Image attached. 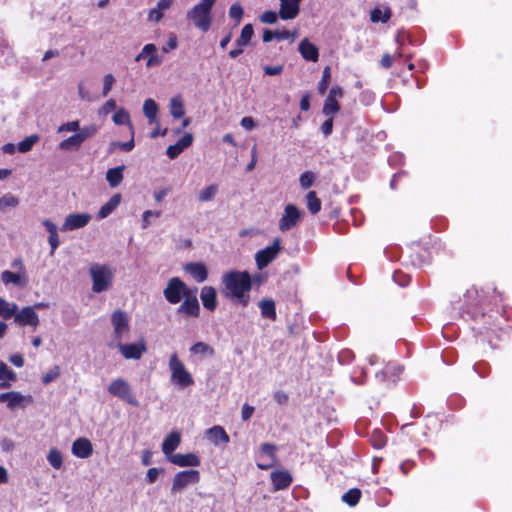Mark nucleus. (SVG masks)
Segmentation results:
<instances>
[{
  "label": "nucleus",
  "instance_id": "7c9ffc66",
  "mask_svg": "<svg viewBox=\"0 0 512 512\" xmlns=\"http://www.w3.org/2000/svg\"><path fill=\"white\" fill-rule=\"evenodd\" d=\"M157 112V103L151 98L146 99L143 104V113L150 124H154L157 121Z\"/></svg>",
  "mask_w": 512,
  "mask_h": 512
},
{
  "label": "nucleus",
  "instance_id": "5701e85b",
  "mask_svg": "<svg viewBox=\"0 0 512 512\" xmlns=\"http://www.w3.org/2000/svg\"><path fill=\"white\" fill-rule=\"evenodd\" d=\"M193 136L190 133L185 134L176 144L170 145L167 148V155L169 158H176L185 148L191 145Z\"/></svg>",
  "mask_w": 512,
  "mask_h": 512
},
{
  "label": "nucleus",
  "instance_id": "4468645a",
  "mask_svg": "<svg viewBox=\"0 0 512 512\" xmlns=\"http://www.w3.org/2000/svg\"><path fill=\"white\" fill-rule=\"evenodd\" d=\"M14 321L18 325L31 326L33 329H36L40 323L39 316L32 306H26L18 310Z\"/></svg>",
  "mask_w": 512,
  "mask_h": 512
},
{
  "label": "nucleus",
  "instance_id": "a19ab883",
  "mask_svg": "<svg viewBox=\"0 0 512 512\" xmlns=\"http://www.w3.org/2000/svg\"><path fill=\"white\" fill-rule=\"evenodd\" d=\"M306 202H307V207L312 214H316L320 211L321 201L316 196V193L314 191L308 192V194L306 196Z\"/></svg>",
  "mask_w": 512,
  "mask_h": 512
},
{
  "label": "nucleus",
  "instance_id": "37998d69",
  "mask_svg": "<svg viewBox=\"0 0 512 512\" xmlns=\"http://www.w3.org/2000/svg\"><path fill=\"white\" fill-rule=\"evenodd\" d=\"M47 460L50 463V465L55 469H60L62 467V463H63L62 454L56 448L50 449V451L47 455Z\"/></svg>",
  "mask_w": 512,
  "mask_h": 512
},
{
  "label": "nucleus",
  "instance_id": "f257e3e1",
  "mask_svg": "<svg viewBox=\"0 0 512 512\" xmlns=\"http://www.w3.org/2000/svg\"><path fill=\"white\" fill-rule=\"evenodd\" d=\"M224 289L222 293L226 297L238 299L243 306H246L249 297L246 295L251 289V278L247 272L231 271L222 276Z\"/></svg>",
  "mask_w": 512,
  "mask_h": 512
},
{
  "label": "nucleus",
  "instance_id": "b1692460",
  "mask_svg": "<svg viewBox=\"0 0 512 512\" xmlns=\"http://www.w3.org/2000/svg\"><path fill=\"white\" fill-rule=\"evenodd\" d=\"M270 477H271V481L274 485L275 490L285 489L292 482V477H291L290 473L286 470L274 471L271 473Z\"/></svg>",
  "mask_w": 512,
  "mask_h": 512
},
{
  "label": "nucleus",
  "instance_id": "e433bc0d",
  "mask_svg": "<svg viewBox=\"0 0 512 512\" xmlns=\"http://www.w3.org/2000/svg\"><path fill=\"white\" fill-rule=\"evenodd\" d=\"M253 34H254V29H253L252 24H246L242 28L240 36L236 40V44L239 47L247 46L249 44Z\"/></svg>",
  "mask_w": 512,
  "mask_h": 512
},
{
  "label": "nucleus",
  "instance_id": "412c9836",
  "mask_svg": "<svg viewBox=\"0 0 512 512\" xmlns=\"http://www.w3.org/2000/svg\"><path fill=\"white\" fill-rule=\"evenodd\" d=\"M1 281L5 284H13L19 287H25L28 283V278L26 274L23 273H13L9 270H5L1 273Z\"/></svg>",
  "mask_w": 512,
  "mask_h": 512
},
{
  "label": "nucleus",
  "instance_id": "bb28decb",
  "mask_svg": "<svg viewBox=\"0 0 512 512\" xmlns=\"http://www.w3.org/2000/svg\"><path fill=\"white\" fill-rule=\"evenodd\" d=\"M25 397L20 393L16 391L7 392L0 394V402L7 403V407L9 409H14L17 406H20L22 402L24 401Z\"/></svg>",
  "mask_w": 512,
  "mask_h": 512
},
{
  "label": "nucleus",
  "instance_id": "c85d7f7f",
  "mask_svg": "<svg viewBox=\"0 0 512 512\" xmlns=\"http://www.w3.org/2000/svg\"><path fill=\"white\" fill-rule=\"evenodd\" d=\"M121 202V195L115 194L113 195L107 203H105L99 210L97 217L99 219H104L108 217L120 204Z\"/></svg>",
  "mask_w": 512,
  "mask_h": 512
},
{
  "label": "nucleus",
  "instance_id": "423d86ee",
  "mask_svg": "<svg viewBox=\"0 0 512 512\" xmlns=\"http://www.w3.org/2000/svg\"><path fill=\"white\" fill-rule=\"evenodd\" d=\"M193 289L187 288L185 283L177 277L171 278L168 281L166 288L163 291L164 297L171 304H177Z\"/></svg>",
  "mask_w": 512,
  "mask_h": 512
},
{
  "label": "nucleus",
  "instance_id": "dca6fc26",
  "mask_svg": "<svg viewBox=\"0 0 512 512\" xmlns=\"http://www.w3.org/2000/svg\"><path fill=\"white\" fill-rule=\"evenodd\" d=\"M300 12V2L297 0H280L279 16L282 20L294 19Z\"/></svg>",
  "mask_w": 512,
  "mask_h": 512
},
{
  "label": "nucleus",
  "instance_id": "f8f14e48",
  "mask_svg": "<svg viewBox=\"0 0 512 512\" xmlns=\"http://www.w3.org/2000/svg\"><path fill=\"white\" fill-rule=\"evenodd\" d=\"M301 219V212L294 204L286 205L284 213L279 221V229L288 231L295 227Z\"/></svg>",
  "mask_w": 512,
  "mask_h": 512
},
{
  "label": "nucleus",
  "instance_id": "9d476101",
  "mask_svg": "<svg viewBox=\"0 0 512 512\" xmlns=\"http://www.w3.org/2000/svg\"><path fill=\"white\" fill-rule=\"evenodd\" d=\"M281 250V242L276 238L272 245L258 251L255 255L256 264L259 269L268 266L278 255Z\"/></svg>",
  "mask_w": 512,
  "mask_h": 512
},
{
  "label": "nucleus",
  "instance_id": "5fc2aeb1",
  "mask_svg": "<svg viewBox=\"0 0 512 512\" xmlns=\"http://www.w3.org/2000/svg\"><path fill=\"white\" fill-rule=\"evenodd\" d=\"M133 147H134V140L132 138L130 141H127V142H115V143H112L110 149L112 151H114L116 149H121V150H124V151H129Z\"/></svg>",
  "mask_w": 512,
  "mask_h": 512
},
{
  "label": "nucleus",
  "instance_id": "7ed1b4c3",
  "mask_svg": "<svg viewBox=\"0 0 512 512\" xmlns=\"http://www.w3.org/2000/svg\"><path fill=\"white\" fill-rule=\"evenodd\" d=\"M89 275L92 279V291L101 293L112 286L115 270L107 264L92 263L89 267Z\"/></svg>",
  "mask_w": 512,
  "mask_h": 512
},
{
  "label": "nucleus",
  "instance_id": "c756f323",
  "mask_svg": "<svg viewBox=\"0 0 512 512\" xmlns=\"http://www.w3.org/2000/svg\"><path fill=\"white\" fill-rule=\"evenodd\" d=\"M125 166L121 165L112 169H109L106 173V180L112 188L117 187L123 179V171Z\"/></svg>",
  "mask_w": 512,
  "mask_h": 512
},
{
  "label": "nucleus",
  "instance_id": "052dcab7",
  "mask_svg": "<svg viewBox=\"0 0 512 512\" xmlns=\"http://www.w3.org/2000/svg\"><path fill=\"white\" fill-rule=\"evenodd\" d=\"M116 108V101L114 99L108 100L100 109V114L108 115Z\"/></svg>",
  "mask_w": 512,
  "mask_h": 512
},
{
  "label": "nucleus",
  "instance_id": "a211bd4d",
  "mask_svg": "<svg viewBox=\"0 0 512 512\" xmlns=\"http://www.w3.org/2000/svg\"><path fill=\"white\" fill-rule=\"evenodd\" d=\"M169 461L175 465L186 467V466H198L200 464V459L194 453L187 454H173L169 457Z\"/></svg>",
  "mask_w": 512,
  "mask_h": 512
},
{
  "label": "nucleus",
  "instance_id": "a878e982",
  "mask_svg": "<svg viewBox=\"0 0 512 512\" xmlns=\"http://www.w3.org/2000/svg\"><path fill=\"white\" fill-rule=\"evenodd\" d=\"M206 434L209 441L214 445H219L220 443L227 444L229 442V436L221 426H213L206 431Z\"/></svg>",
  "mask_w": 512,
  "mask_h": 512
},
{
  "label": "nucleus",
  "instance_id": "9b49d317",
  "mask_svg": "<svg viewBox=\"0 0 512 512\" xmlns=\"http://www.w3.org/2000/svg\"><path fill=\"white\" fill-rule=\"evenodd\" d=\"M177 313L187 317L199 316L200 306L197 298V288L186 294L183 303L177 308Z\"/></svg>",
  "mask_w": 512,
  "mask_h": 512
},
{
  "label": "nucleus",
  "instance_id": "0eeeda50",
  "mask_svg": "<svg viewBox=\"0 0 512 512\" xmlns=\"http://www.w3.org/2000/svg\"><path fill=\"white\" fill-rule=\"evenodd\" d=\"M111 323L114 329V338L118 342L127 338L129 334V318L125 311L116 310L111 315Z\"/></svg>",
  "mask_w": 512,
  "mask_h": 512
},
{
  "label": "nucleus",
  "instance_id": "f704fd0d",
  "mask_svg": "<svg viewBox=\"0 0 512 512\" xmlns=\"http://www.w3.org/2000/svg\"><path fill=\"white\" fill-rule=\"evenodd\" d=\"M170 113L174 118H182L185 114L184 104L180 96L173 97L170 100Z\"/></svg>",
  "mask_w": 512,
  "mask_h": 512
},
{
  "label": "nucleus",
  "instance_id": "69168bd1",
  "mask_svg": "<svg viewBox=\"0 0 512 512\" xmlns=\"http://www.w3.org/2000/svg\"><path fill=\"white\" fill-rule=\"evenodd\" d=\"M254 412V407L250 406L248 404H244L241 411V417L243 421H247L251 418L252 414Z\"/></svg>",
  "mask_w": 512,
  "mask_h": 512
},
{
  "label": "nucleus",
  "instance_id": "473e14b6",
  "mask_svg": "<svg viewBox=\"0 0 512 512\" xmlns=\"http://www.w3.org/2000/svg\"><path fill=\"white\" fill-rule=\"evenodd\" d=\"M16 379V374L8 366L0 361V388H9L10 382Z\"/></svg>",
  "mask_w": 512,
  "mask_h": 512
},
{
  "label": "nucleus",
  "instance_id": "ddd939ff",
  "mask_svg": "<svg viewBox=\"0 0 512 512\" xmlns=\"http://www.w3.org/2000/svg\"><path fill=\"white\" fill-rule=\"evenodd\" d=\"M92 216L89 213H71L65 217V220L62 224V231H72L76 229H80L85 227Z\"/></svg>",
  "mask_w": 512,
  "mask_h": 512
},
{
  "label": "nucleus",
  "instance_id": "2eb2a0df",
  "mask_svg": "<svg viewBox=\"0 0 512 512\" xmlns=\"http://www.w3.org/2000/svg\"><path fill=\"white\" fill-rule=\"evenodd\" d=\"M117 347L124 358L138 360L146 352V346L143 342L134 344L117 343Z\"/></svg>",
  "mask_w": 512,
  "mask_h": 512
},
{
  "label": "nucleus",
  "instance_id": "09e8293b",
  "mask_svg": "<svg viewBox=\"0 0 512 512\" xmlns=\"http://www.w3.org/2000/svg\"><path fill=\"white\" fill-rule=\"evenodd\" d=\"M60 375V368L59 366H54L50 370H48L42 377V382L44 384H49L50 382L57 379Z\"/></svg>",
  "mask_w": 512,
  "mask_h": 512
},
{
  "label": "nucleus",
  "instance_id": "72a5a7b5",
  "mask_svg": "<svg viewBox=\"0 0 512 512\" xmlns=\"http://www.w3.org/2000/svg\"><path fill=\"white\" fill-rule=\"evenodd\" d=\"M259 307L261 309V314L263 317L275 320L276 311H275V303L271 299H264L259 302Z\"/></svg>",
  "mask_w": 512,
  "mask_h": 512
},
{
  "label": "nucleus",
  "instance_id": "4be33fe9",
  "mask_svg": "<svg viewBox=\"0 0 512 512\" xmlns=\"http://www.w3.org/2000/svg\"><path fill=\"white\" fill-rule=\"evenodd\" d=\"M92 452V445L86 438H79L72 445V453L79 458H87Z\"/></svg>",
  "mask_w": 512,
  "mask_h": 512
},
{
  "label": "nucleus",
  "instance_id": "6e6d98bb",
  "mask_svg": "<svg viewBox=\"0 0 512 512\" xmlns=\"http://www.w3.org/2000/svg\"><path fill=\"white\" fill-rule=\"evenodd\" d=\"M159 216H160L159 211H152V210L145 211L142 215V227L147 228L150 225V218L151 217L157 218Z\"/></svg>",
  "mask_w": 512,
  "mask_h": 512
},
{
  "label": "nucleus",
  "instance_id": "a18cd8bd",
  "mask_svg": "<svg viewBox=\"0 0 512 512\" xmlns=\"http://www.w3.org/2000/svg\"><path fill=\"white\" fill-rule=\"evenodd\" d=\"M38 140H39L38 135H36V134L30 135V136L26 137L24 140H22L21 142H19L17 149L20 152L30 151L32 149V147L34 146V144Z\"/></svg>",
  "mask_w": 512,
  "mask_h": 512
},
{
  "label": "nucleus",
  "instance_id": "774afa93",
  "mask_svg": "<svg viewBox=\"0 0 512 512\" xmlns=\"http://www.w3.org/2000/svg\"><path fill=\"white\" fill-rule=\"evenodd\" d=\"M273 398L279 404H285L288 401V395L284 391H276L273 394Z\"/></svg>",
  "mask_w": 512,
  "mask_h": 512
},
{
  "label": "nucleus",
  "instance_id": "2f4dec72",
  "mask_svg": "<svg viewBox=\"0 0 512 512\" xmlns=\"http://www.w3.org/2000/svg\"><path fill=\"white\" fill-rule=\"evenodd\" d=\"M18 310V305L16 303L8 302L0 297V317L4 319H10L11 317L15 318Z\"/></svg>",
  "mask_w": 512,
  "mask_h": 512
},
{
  "label": "nucleus",
  "instance_id": "680f3d73",
  "mask_svg": "<svg viewBox=\"0 0 512 512\" xmlns=\"http://www.w3.org/2000/svg\"><path fill=\"white\" fill-rule=\"evenodd\" d=\"M163 18V12L161 10H158L157 7L151 9L148 14V20L154 21V22H160Z\"/></svg>",
  "mask_w": 512,
  "mask_h": 512
},
{
  "label": "nucleus",
  "instance_id": "ea45409f",
  "mask_svg": "<svg viewBox=\"0 0 512 512\" xmlns=\"http://www.w3.org/2000/svg\"><path fill=\"white\" fill-rule=\"evenodd\" d=\"M340 110V105L337 100L332 97L326 98L322 112L325 116H332Z\"/></svg>",
  "mask_w": 512,
  "mask_h": 512
},
{
  "label": "nucleus",
  "instance_id": "c9c22d12",
  "mask_svg": "<svg viewBox=\"0 0 512 512\" xmlns=\"http://www.w3.org/2000/svg\"><path fill=\"white\" fill-rule=\"evenodd\" d=\"M190 352L195 355H202L207 357L214 356V349L205 342H197L190 347Z\"/></svg>",
  "mask_w": 512,
  "mask_h": 512
},
{
  "label": "nucleus",
  "instance_id": "8fccbe9b",
  "mask_svg": "<svg viewBox=\"0 0 512 512\" xmlns=\"http://www.w3.org/2000/svg\"><path fill=\"white\" fill-rule=\"evenodd\" d=\"M81 129L82 128H80L79 121H71V122L62 124L59 127L58 132H60V133L61 132H76V133H78V131Z\"/></svg>",
  "mask_w": 512,
  "mask_h": 512
},
{
  "label": "nucleus",
  "instance_id": "20e7f679",
  "mask_svg": "<svg viewBox=\"0 0 512 512\" xmlns=\"http://www.w3.org/2000/svg\"><path fill=\"white\" fill-rule=\"evenodd\" d=\"M169 369L171 371V380L181 387L193 385L194 380L191 374L186 370L184 364L179 360L178 355L173 353L169 359Z\"/></svg>",
  "mask_w": 512,
  "mask_h": 512
},
{
  "label": "nucleus",
  "instance_id": "6e6552de",
  "mask_svg": "<svg viewBox=\"0 0 512 512\" xmlns=\"http://www.w3.org/2000/svg\"><path fill=\"white\" fill-rule=\"evenodd\" d=\"M95 132L96 127L93 125L84 127L81 130H79L78 133H75L74 135L63 140L59 144V147L62 150L75 151L82 145L84 141L91 137Z\"/></svg>",
  "mask_w": 512,
  "mask_h": 512
},
{
  "label": "nucleus",
  "instance_id": "f3484780",
  "mask_svg": "<svg viewBox=\"0 0 512 512\" xmlns=\"http://www.w3.org/2000/svg\"><path fill=\"white\" fill-rule=\"evenodd\" d=\"M184 270L189 273L193 279L198 282H204L208 277V271L203 263L192 262L185 265Z\"/></svg>",
  "mask_w": 512,
  "mask_h": 512
},
{
  "label": "nucleus",
  "instance_id": "3c124183",
  "mask_svg": "<svg viewBox=\"0 0 512 512\" xmlns=\"http://www.w3.org/2000/svg\"><path fill=\"white\" fill-rule=\"evenodd\" d=\"M114 83H115V77L112 74H106L104 76L103 90H102L103 96H107V94L111 91Z\"/></svg>",
  "mask_w": 512,
  "mask_h": 512
},
{
  "label": "nucleus",
  "instance_id": "13d9d810",
  "mask_svg": "<svg viewBox=\"0 0 512 512\" xmlns=\"http://www.w3.org/2000/svg\"><path fill=\"white\" fill-rule=\"evenodd\" d=\"M178 45V40L175 34H170L167 44L162 47V51L167 53L169 50L176 49Z\"/></svg>",
  "mask_w": 512,
  "mask_h": 512
},
{
  "label": "nucleus",
  "instance_id": "cd10ccee",
  "mask_svg": "<svg viewBox=\"0 0 512 512\" xmlns=\"http://www.w3.org/2000/svg\"><path fill=\"white\" fill-rule=\"evenodd\" d=\"M296 37H297L296 31L291 32L288 30H283V31L265 30L263 33V41L264 42H270L274 38H276L277 40L291 39L292 41H294Z\"/></svg>",
  "mask_w": 512,
  "mask_h": 512
},
{
  "label": "nucleus",
  "instance_id": "79ce46f5",
  "mask_svg": "<svg viewBox=\"0 0 512 512\" xmlns=\"http://www.w3.org/2000/svg\"><path fill=\"white\" fill-rule=\"evenodd\" d=\"M217 192H218L217 185H215V184L210 185V186L202 189L198 193V200L201 201V202L211 201V200L214 199V197L216 196Z\"/></svg>",
  "mask_w": 512,
  "mask_h": 512
},
{
  "label": "nucleus",
  "instance_id": "338daca9",
  "mask_svg": "<svg viewBox=\"0 0 512 512\" xmlns=\"http://www.w3.org/2000/svg\"><path fill=\"white\" fill-rule=\"evenodd\" d=\"M162 62H163V59H162L161 56H158L156 54H152L149 57V59H148V61L146 63V66L147 67L159 66V65L162 64Z\"/></svg>",
  "mask_w": 512,
  "mask_h": 512
},
{
  "label": "nucleus",
  "instance_id": "0e129e2a",
  "mask_svg": "<svg viewBox=\"0 0 512 512\" xmlns=\"http://www.w3.org/2000/svg\"><path fill=\"white\" fill-rule=\"evenodd\" d=\"M263 69H264V72L266 75L274 76V75H279L282 73L283 66L282 65L265 66Z\"/></svg>",
  "mask_w": 512,
  "mask_h": 512
},
{
  "label": "nucleus",
  "instance_id": "e2e57ef3",
  "mask_svg": "<svg viewBox=\"0 0 512 512\" xmlns=\"http://www.w3.org/2000/svg\"><path fill=\"white\" fill-rule=\"evenodd\" d=\"M327 117H328V119L321 126V131L325 136L330 135L332 132V128H333V117L332 116H327Z\"/></svg>",
  "mask_w": 512,
  "mask_h": 512
},
{
  "label": "nucleus",
  "instance_id": "58836bf2",
  "mask_svg": "<svg viewBox=\"0 0 512 512\" xmlns=\"http://www.w3.org/2000/svg\"><path fill=\"white\" fill-rule=\"evenodd\" d=\"M18 205L19 199L11 193H7L0 198V210L2 212H6L8 209L15 208Z\"/></svg>",
  "mask_w": 512,
  "mask_h": 512
},
{
  "label": "nucleus",
  "instance_id": "de8ad7c7",
  "mask_svg": "<svg viewBox=\"0 0 512 512\" xmlns=\"http://www.w3.org/2000/svg\"><path fill=\"white\" fill-rule=\"evenodd\" d=\"M370 18L372 22H387L390 18V12H382L380 9L376 8L371 11Z\"/></svg>",
  "mask_w": 512,
  "mask_h": 512
},
{
  "label": "nucleus",
  "instance_id": "4d7b16f0",
  "mask_svg": "<svg viewBox=\"0 0 512 512\" xmlns=\"http://www.w3.org/2000/svg\"><path fill=\"white\" fill-rule=\"evenodd\" d=\"M260 20L266 24H274L277 21V14L273 11H266L261 15Z\"/></svg>",
  "mask_w": 512,
  "mask_h": 512
},
{
  "label": "nucleus",
  "instance_id": "4c0bfd02",
  "mask_svg": "<svg viewBox=\"0 0 512 512\" xmlns=\"http://www.w3.org/2000/svg\"><path fill=\"white\" fill-rule=\"evenodd\" d=\"M113 122L116 125L127 124L129 126L130 132L133 133V127L130 122V115L124 108L118 109L117 112L113 115Z\"/></svg>",
  "mask_w": 512,
  "mask_h": 512
},
{
  "label": "nucleus",
  "instance_id": "39448f33",
  "mask_svg": "<svg viewBox=\"0 0 512 512\" xmlns=\"http://www.w3.org/2000/svg\"><path fill=\"white\" fill-rule=\"evenodd\" d=\"M108 392L118 397L119 399L127 402L128 404L137 407L139 405L138 400L134 396L132 392V388L128 381L122 378H118L116 380H113L109 386H108Z\"/></svg>",
  "mask_w": 512,
  "mask_h": 512
},
{
  "label": "nucleus",
  "instance_id": "c03bdc74",
  "mask_svg": "<svg viewBox=\"0 0 512 512\" xmlns=\"http://www.w3.org/2000/svg\"><path fill=\"white\" fill-rule=\"evenodd\" d=\"M361 497V491L359 489H350L343 494L342 500L349 506H355Z\"/></svg>",
  "mask_w": 512,
  "mask_h": 512
},
{
  "label": "nucleus",
  "instance_id": "864d4df0",
  "mask_svg": "<svg viewBox=\"0 0 512 512\" xmlns=\"http://www.w3.org/2000/svg\"><path fill=\"white\" fill-rule=\"evenodd\" d=\"M314 179L315 176L312 172H305L300 177V185L307 189L313 184Z\"/></svg>",
  "mask_w": 512,
  "mask_h": 512
},
{
  "label": "nucleus",
  "instance_id": "49530a36",
  "mask_svg": "<svg viewBox=\"0 0 512 512\" xmlns=\"http://www.w3.org/2000/svg\"><path fill=\"white\" fill-rule=\"evenodd\" d=\"M331 74H330V68L325 67L322 74V79L318 84V91L321 95L325 94L328 85L330 83Z\"/></svg>",
  "mask_w": 512,
  "mask_h": 512
},
{
  "label": "nucleus",
  "instance_id": "393cba45",
  "mask_svg": "<svg viewBox=\"0 0 512 512\" xmlns=\"http://www.w3.org/2000/svg\"><path fill=\"white\" fill-rule=\"evenodd\" d=\"M181 435L179 432H171L162 443V451L168 458L173 455L172 452L179 446Z\"/></svg>",
  "mask_w": 512,
  "mask_h": 512
},
{
  "label": "nucleus",
  "instance_id": "1a4fd4ad",
  "mask_svg": "<svg viewBox=\"0 0 512 512\" xmlns=\"http://www.w3.org/2000/svg\"><path fill=\"white\" fill-rule=\"evenodd\" d=\"M199 480L200 474L197 470L180 471L173 478L171 493L181 492L189 485L198 483Z\"/></svg>",
  "mask_w": 512,
  "mask_h": 512
},
{
  "label": "nucleus",
  "instance_id": "bf43d9fd",
  "mask_svg": "<svg viewBox=\"0 0 512 512\" xmlns=\"http://www.w3.org/2000/svg\"><path fill=\"white\" fill-rule=\"evenodd\" d=\"M48 243L51 247L50 255H53L60 244L58 232L49 235Z\"/></svg>",
  "mask_w": 512,
  "mask_h": 512
},
{
  "label": "nucleus",
  "instance_id": "aec40b11",
  "mask_svg": "<svg viewBox=\"0 0 512 512\" xmlns=\"http://www.w3.org/2000/svg\"><path fill=\"white\" fill-rule=\"evenodd\" d=\"M298 50L305 60L312 62H316L318 60L319 50L307 38H304L300 42Z\"/></svg>",
  "mask_w": 512,
  "mask_h": 512
},
{
  "label": "nucleus",
  "instance_id": "f03ea898",
  "mask_svg": "<svg viewBox=\"0 0 512 512\" xmlns=\"http://www.w3.org/2000/svg\"><path fill=\"white\" fill-rule=\"evenodd\" d=\"M217 0H201L198 4L187 11V19L201 30L207 32L212 25V8Z\"/></svg>",
  "mask_w": 512,
  "mask_h": 512
},
{
  "label": "nucleus",
  "instance_id": "6ab92c4d",
  "mask_svg": "<svg viewBox=\"0 0 512 512\" xmlns=\"http://www.w3.org/2000/svg\"><path fill=\"white\" fill-rule=\"evenodd\" d=\"M200 299L202 301L203 306L209 310L214 311L217 306V293L215 288L212 286H204L201 289Z\"/></svg>",
  "mask_w": 512,
  "mask_h": 512
},
{
  "label": "nucleus",
  "instance_id": "603ef678",
  "mask_svg": "<svg viewBox=\"0 0 512 512\" xmlns=\"http://www.w3.org/2000/svg\"><path fill=\"white\" fill-rule=\"evenodd\" d=\"M229 16L235 19L238 24L243 16V8L239 4H232L229 9Z\"/></svg>",
  "mask_w": 512,
  "mask_h": 512
}]
</instances>
